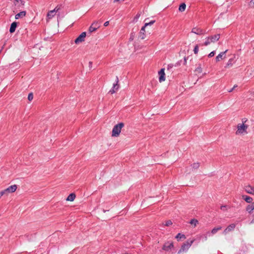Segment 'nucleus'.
<instances>
[{
    "mask_svg": "<svg viewBox=\"0 0 254 254\" xmlns=\"http://www.w3.org/2000/svg\"><path fill=\"white\" fill-rule=\"evenodd\" d=\"M190 224L193 226V227H196L198 224V221L196 219H192L190 221Z\"/></svg>",
    "mask_w": 254,
    "mask_h": 254,
    "instance_id": "aec40b11",
    "label": "nucleus"
},
{
    "mask_svg": "<svg viewBox=\"0 0 254 254\" xmlns=\"http://www.w3.org/2000/svg\"><path fill=\"white\" fill-rule=\"evenodd\" d=\"M246 210L249 212V213H251L252 211L254 210L253 209V205H249L247 207Z\"/></svg>",
    "mask_w": 254,
    "mask_h": 254,
    "instance_id": "a878e982",
    "label": "nucleus"
},
{
    "mask_svg": "<svg viewBox=\"0 0 254 254\" xmlns=\"http://www.w3.org/2000/svg\"><path fill=\"white\" fill-rule=\"evenodd\" d=\"M145 31V30H144V31H141V29L140 30L139 37L141 39H144L145 38V34H144Z\"/></svg>",
    "mask_w": 254,
    "mask_h": 254,
    "instance_id": "cd10ccee",
    "label": "nucleus"
},
{
    "mask_svg": "<svg viewBox=\"0 0 254 254\" xmlns=\"http://www.w3.org/2000/svg\"><path fill=\"white\" fill-rule=\"evenodd\" d=\"M172 224V222L171 220H168L165 222V225L166 226H169Z\"/></svg>",
    "mask_w": 254,
    "mask_h": 254,
    "instance_id": "2f4dec72",
    "label": "nucleus"
},
{
    "mask_svg": "<svg viewBox=\"0 0 254 254\" xmlns=\"http://www.w3.org/2000/svg\"><path fill=\"white\" fill-rule=\"evenodd\" d=\"M139 16H140V14H137V15H136V16H135V18H136V19H137V18H138Z\"/></svg>",
    "mask_w": 254,
    "mask_h": 254,
    "instance_id": "4c0bfd02",
    "label": "nucleus"
},
{
    "mask_svg": "<svg viewBox=\"0 0 254 254\" xmlns=\"http://www.w3.org/2000/svg\"><path fill=\"white\" fill-rule=\"evenodd\" d=\"M195 71L196 72H197L198 73H201L202 71V68L200 66V65H199L195 69Z\"/></svg>",
    "mask_w": 254,
    "mask_h": 254,
    "instance_id": "7c9ffc66",
    "label": "nucleus"
},
{
    "mask_svg": "<svg viewBox=\"0 0 254 254\" xmlns=\"http://www.w3.org/2000/svg\"><path fill=\"white\" fill-rule=\"evenodd\" d=\"M251 94H252V96L254 97V91L252 92L251 93Z\"/></svg>",
    "mask_w": 254,
    "mask_h": 254,
    "instance_id": "a19ab883",
    "label": "nucleus"
},
{
    "mask_svg": "<svg viewBox=\"0 0 254 254\" xmlns=\"http://www.w3.org/2000/svg\"><path fill=\"white\" fill-rule=\"evenodd\" d=\"M119 0H114V2L119 1Z\"/></svg>",
    "mask_w": 254,
    "mask_h": 254,
    "instance_id": "79ce46f5",
    "label": "nucleus"
},
{
    "mask_svg": "<svg viewBox=\"0 0 254 254\" xmlns=\"http://www.w3.org/2000/svg\"><path fill=\"white\" fill-rule=\"evenodd\" d=\"M117 82L116 83H115L113 84L112 88L109 91V93L111 94H113L116 92V91L119 89V85L118 84V78L117 79Z\"/></svg>",
    "mask_w": 254,
    "mask_h": 254,
    "instance_id": "ddd939ff",
    "label": "nucleus"
},
{
    "mask_svg": "<svg viewBox=\"0 0 254 254\" xmlns=\"http://www.w3.org/2000/svg\"><path fill=\"white\" fill-rule=\"evenodd\" d=\"M227 50L224 52L220 53L216 57V61L217 62H219L221 60L225 58V54L227 52Z\"/></svg>",
    "mask_w": 254,
    "mask_h": 254,
    "instance_id": "4468645a",
    "label": "nucleus"
},
{
    "mask_svg": "<svg viewBox=\"0 0 254 254\" xmlns=\"http://www.w3.org/2000/svg\"><path fill=\"white\" fill-rule=\"evenodd\" d=\"M124 124L123 123H120L115 125L112 130V136L114 137L118 136L121 131L122 128L124 127Z\"/></svg>",
    "mask_w": 254,
    "mask_h": 254,
    "instance_id": "7ed1b4c3",
    "label": "nucleus"
},
{
    "mask_svg": "<svg viewBox=\"0 0 254 254\" xmlns=\"http://www.w3.org/2000/svg\"><path fill=\"white\" fill-rule=\"evenodd\" d=\"M234 58H235V57L234 58H230L227 63L226 64V66H225V67H231L233 64V63H234Z\"/></svg>",
    "mask_w": 254,
    "mask_h": 254,
    "instance_id": "f3484780",
    "label": "nucleus"
},
{
    "mask_svg": "<svg viewBox=\"0 0 254 254\" xmlns=\"http://www.w3.org/2000/svg\"><path fill=\"white\" fill-rule=\"evenodd\" d=\"M247 120L246 119H242V123H239L237 126V130L236 134L237 135H244L248 133L247 129L248 128V125L245 124Z\"/></svg>",
    "mask_w": 254,
    "mask_h": 254,
    "instance_id": "f257e3e1",
    "label": "nucleus"
},
{
    "mask_svg": "<svg viewBox=\"0 0 254 254\" xmlns=\"http://www.w3.org/2000/svg\"><path fill=\"white\" fill-rule=\"evenodd\" d=\"M26 15V11H22L20 12L19 13L16 14L15 16V18L16 19H18L20 18H22L24 17Z\"/></svg>",
    "mask_w": 254,
    "mask_h": 254,
    "instance_id": "dca6fc26",
    "label": "nucleus"
},
{
    "mask_svg": "<svg viewBox=\"0 0 254 254\" xmlns=\"http://www.w3.org/2000/svg\"><path fill=\"white\" fill-rule=\"evenodd\" d=\"M33 99V95L32 93H30L28 96V99L29 101H31Z\"/></svg>",
    "mask_w": 254,
    "mask_h": 254,
    "instance_id": "c85d7f7f",
    "label": "nucleus"
},
{
    "mask_svg": "<svg viewBox=\"0 0 254 254\" xmlns=\"http://www.w3.org/2000/svg\"><path fill=\"white\" fill-rule=\"evenodd\" d=\"M236 225L235 224H231L229 225L223 231V234L226 235L231 231H232L235 228Z\"/></svg>",
    "mask_w": 254,
    "mask_h": 254,
    "instance_id": "f8f14e48",
    "label": "nucleus"
},
{
    "mask_svg": "<svg viewBox=\"0 0 254 254\" xmlns=\"http://www.w3.org/2000/svg\"><path fill=\"white\" fill-rule=\"evenodd\" d=\"M191 33L197 35H202L204 34L205 32L202 29L198 27H194L191 30Z\"/></svg>",
    "mask_w": 254,
    "mask_h": 254,
    "instance_id": "1a4fd4ad",
    "label": "nucleus"
},
{
    "mask_svg": "<svg viewBox=\"0 0 254 254\" xmlns=\"http://www.w3.org/2000/svg\"><path fill=\"white\" fill-rule=\"evenodd\" d=\"M109 21H106L104 23V25L105 26H107L108 25H109Z\"/></svg>",
    "mask_w": 254,
    "mask_h": 254,
    "instance_id": "c9c22d12",
    "label": "nucleus"
},
{
    "mask_svg": "<svg viewBox=\"0 0 254 254\" xmlns=\"http://www.w3.org/2000/svg\"><path fill=\"white\" fill-rule=\"evenodd\" d=\"M225 208V206H221V210H224Z\"/></svg>",
    "mask_w": 254,
    "mask_h": 254,
    "instance_id": "58836bf2",
    "label": "nucleus"
},
{
    "mask_svg": "<svg viewBox=\"0 0 254 254\" xmlns=\"http://www.w3.org/2000/svg\"><path fill=\"white\" fill-rule=\"evenodd\" d=\"M237 86V85H234V87L230 90L229 91V92H232L234 89V88H235Z\"/></svg>",
    "mask_w": 254,
    "mask_h": 254,
    "instance_id": "e433bc0d",
    "label": "nucleus"
},
{
    "mask_svg": "<svg viewBox=\"0 0 254 254\" xmlns=\"http://www.w3.org/2000/svg\"><path fill=\"white\" fill-rule=\"evenodd\" d=\"M245 191L250 194H254V189L252 188L251 186H246L245 188Z\"/></svg>",
    "mask_w": 254,
    "mask_h": 254,
    "instance_id": "2eb2a0df",
    "label": "nucleus"
},
{
    "mask_svg": "<svg viewBox=\"0 0 254 254\" xmlns=\"http://www.w3.org/2000/svg\"><path fill=\"white\" fill-rule=\"evenodd\" d=\"M176 238L177 239H182V238H184V239H185L186 238V237H185V235H184V234H182L181 233H179L177 234V235L176 236Z\"/></svg>",
    "mask_w": 254,
    "mask_h": 254,
    "instance_id": "bb28decb",
    "label": "nucleus"
},
{
    "mask_svg": "<svg viewBox=\"0 0 254 254\" xmlns=\"http://www.w3.org/2000/svg\"><path fill=\"white\" fill-rule=\"evenodd\" d=\"M100 24L98 21H94L92 23L91 25L89 28V31L90 33L95 31L98 28L100 27Z\"/></svg>",
    "mask_w": 254,
    "mask_h": 254,
    "instance_id": "423d86ee",
    "label": "nucleus"
},
{
    "mask_svg": "<svg viewBox=\"0 0 254 254\" xmlns=\"http://www.w3.org/2000/svg\"><path fill=\"white\" fill-rule=\"evenodd\" d=\"M16 189L17 186L16 185H13L5 189L4 191L6 192V195H8L9 193L14 192Z\"/></svg>",
    "mask_w": 254,
    "mask_h": 254,
    "instance_id": "6e6552de",
    "label": "nucleus"
},
{
    "mask_svg": "<svg viewBox=\"0 0 254 254\" xmlns=\"http://www.w3.org/2000/svg\"><path fill=\"white\" fill-rule=\"evenodd\" d=\"M222 229V227L221 226H219L217 227L214 228L211 231V234L212 235H214L216 234L218 231L221 230Z\"/></svg>",
    "mask_w": 254,
    "mask_h": 254,
    "instance_id": "5701e85b",
    "label": "nucleus"
},
{
    "mask_svg": "<svg viewBox=\"0 0 254 254\" xmlns=\"http://www.w3.org/2000/svg\"><path fill=\"white\" fill-rule=\"evenodd\" d=\"M194 240H188L182 246L181 249L179 251L178 254H180L182 252H187L189 249L190 247Z\"/></svg>",
    "mask_w": 254,
    "mask_h": 254,
    "instance_id": "20e7f679",
    "label": "nucleus"
},
{
    "mask_svg": "<svg viewBox=\"0 0 254 254\" xmlns=\"http://www.w3.org/2000/svg\"><path fill=\"white\" fill-rule=\"evenodd\" d=\"M59 8H57V7H56L54 9L49 11L47 15L48 19H50L52 18L55 15L56 13L59 11Z\"/></svg>",
    "mask_w": 254,
    "mask_h": 254,
    "instance_id": "9b49d317",
    "label": "nucleus"
},
{
    "mask_svg": "<svg viewBox=\"0 0 254 254\" xmlns=\"http://www.w3.org/2000/svg\"><path fill=\"white\" fill-rule=\"evenodd\" d=\"M220 39V35L216 34L213 36H210L205 38V41L203 44L205 46H207L211 43H214L219 40Z\"/></svg>",
    "mask_w": 254,
    "mask_h": 254,
    "instance_id": "f03ea898",
    "label": "nucleus"
},
{
    "mask_svg": "<svg viewBox=\"0 0 254 254\" xmlns=\"http://www.w3.org/2000/svg\"><path fill=\"white\" fill-rule=\"evenodd\" d=\"M159 81L160 82H163L165 80V73L164 68H162L159 72Z\"/></svg>",
    "mask_w": 254,
    "mask_h": 254,
    "instance_id": "0eeeda50",
    "label": "nucleus"
},
{
    "mask_svg": "<svg viewBox=\"0 0 254 254\" xmlns=\"http://www.w3.org/2000/svg\"><path fill=\"white\" fill-rule=\"evenodd\" d=\"M215 54V52L214 51H212L211 52L209 55H208V57L209 58H211L212 57H213Z\"/></svg>",
    "mask_w": 254,
    "mask_h": 254,
    "instance_id": "473e14b6",
    "label": "nucleus"
},
{
    "mask_svg": "<svg viewBox=\"0 0 254 254\" xmlns=\"http://www.w3.org/2000/svg\"><path fill=\"white\" fill-rule=\"evenodd\" d=\"M16 26H17V23L16 22H13V23H12V24L10 25L9 32L11 33H13L15 30Z\"/></svg>",
    "mask_w": 254,
    "mask_h": 254,
    "instance_id": "a211bd4d",
    "label": "nucleus"
},
{
    "mask_svg": "<svg viewBox=\"0 0 254 254\" xmlns=\"http://www.w3.org/2000/svg\"><path fill=\"white\" fill-rule=\"evenodd\" d=\"M155 22V21L154 20H152L150 22H148V23H145L144 26H143L142 28H141V31H144V29L145 28V27L148 26V25H152L153 24H154V23Z\"/></svg>",
    "mask_w": 254,
    "mask_h": 254,
    "instance_id": "4be33fe9",
    "label": "nucleus"
},
{
    "mask_svg": "<svg viewBox=\"0 0 254 254\" xmlns=\"http://www.w3.org/2000/svg\"><path fill=\"white\" fill-rule=\"evenodd\" d=\"M3 195H6V193L5 191H4V190H2L0 192V198Z\"/></svg>",
    "mask_w": 254,
    "mask_h": 254,
    "instance_id": "72a5a7b5",
    "label": "nucleus"
},
{
    "mask_svg": "<svg viewBox=\"0 0 254 254\" xmlns=\"http://www.w3.org/2000/svg\"><path fill=\"white\" fill-rule=\"evenodd\" d=\"M193 52L195 54H197L198 52V46L196 45L193 49Z\"/></svg>",
    "mask_w": 254,
    "mask_h": 254,
    "instance_id": "c756f323",
    "label": "nucleus"
},
{
    "mask_svg": "<svg viewBox=\"0 0 254 254\" xmlns=\"http://www.w3.org/2000/svg\"><path fill=\"white\" fill-rule=\"evenodd\" d=\"M199 167V163L198 162L194 163L191 165V168L193 169H197Z\"/></svg>",
    "mask_w": 254,
    "mask_h": 254,
    "instance_id": "393cba45",
    "label": "nucleus"
},
{
    "mask_svg": "<svg viewBox=\"0 0 254 254\" xmlns=\"http://www.w3.org/2000/svg\"><path fill=\"white\" fill-rule=\"evenodd\" d=\"M243 198L248 203H251L253 201V198L247 195H243Z\"/></svg>",
    "mask_w": 254,
    "mask_h": 254,
    "instance_id": "412c9836",
    "label": "nucleus"
},
{
    "mask_svg": "<svg viewBox=\"0 0 254 254\" xmlns=\"http://www.w3.org/2000/svg\"><path fill=\"white\" fill-rule=\"evenodd\" d=\"M253 209H254V205H253Z\"/></svg>",
    "mask_w": 254,
    "mask_h": 254,
    "instance_id": "37998d69",
    "label": "nucleus"
},
{
    "mask_svg": "<svg viewBox=\"0 0 254 254\" xmlns=\"http://www.w3.org/2000/svg\"><path fill=\"white\" fill-rule=\"evenodd\" d=\"M173 243L172 242H166L165 243L162 248V249L165 251H168L173 247Z\"/></svg>",
    "mask_w": 254,
    "mask_h": 254,
    "instance_id": "9d476101",
    "label": "nucleus"
},
{
    "mask_svg": "<svg viewBox=\"0 0 254 254\" xmlns=\"http://www.w3.org/2000/svg\"><path fill=\"white\" fill-rule=\"evenodd\" d=\"M186 8V5L185 3H182L179 7V11L183 12L185 10Z\"/></svg>",
    "mask_w": 254,
    "mask_h": 254,
    "instance_id": "b1692460",
    "label": "nucleus"
},
{
    "mask_svg": "<svg viewBox=\"0 0 254 254\" xmlns=\"http://www.w3.org/2000/svg\"><path fill=\"white\" fill-rule=\"evenodd\" d=\"M250 224H254V218L251 221Z\"/></svg>",
    "mask_w": 254,
    "mask_h": 254,
    "instance_id": "ea45409f",
    "label": "nucleus"
},
{
    "mask_svg": "<svg viewBox=\"0 0 254 254\" xmlns=\"http://www.w3.org/2000/svg\"><path fill=\"white\" fill-rule=\"evenodd\" d=\"M250 4L252 7H254V0H251Z\"/></svg>",
    "mask_w": 254,
    "mask_h": 254,
    "instance_id": "f704fd0d",
    "label": "nucleus"
},
{
    "mask_svg": "<svg viewBox=\"0 0 254 254\" xmlns=\"http://www.w3.org/2000/svg\"><path fill=\"white\" fill-rule=\"evenodd\" d=\"M86 33L85 32H82L74 41L76 44H79V43L84 41L86 37Z\"/></svg>",
    "mask_w": 254,
    "mask_h": 254,
    "instance_id": "39448f33",
    "label": "nucleus"
},
{
    "mask_svg": "<svg viewBox=\"0 0 254 254\" xmlns=\"http://www.w3.org/2000/svg\"><path fill=\"white\" fill-rule=\"evenodd\" d=\"M75 194L74 193H71L67 196V197L66 199V200L72 201L75 199Z\"/></svg>",
    "mask_w": 254,
    "mask_h": 254,
    "instance_id": "6ab92c4d",
    "label": "nucleus"
}]
</instances>
